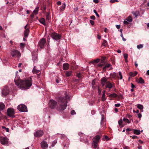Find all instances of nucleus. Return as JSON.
Masks as SVG:
<instances>
[{"label":"nucleus","mask_w":149,"mask_h":149,"mask_svg":"<svg viewBox=\"0 0 149 149\" xmlns=\"http://www.w3.org/2000/svg\"><path fill=\"white\" fill-rule=\"evenodd\" d=\"M101 84L103 86L105 84H106V87L109 88H111L113 87L112 84L110 82L107 81V79L105 78H102L101 80Z\"/></svg>","instance_id":"7ed1b4c3"},{"label":"nucleus","mask_w":149,"mask_h":149,"mask_svg":"<svg viewBox=\"0 0 149 149\" xmlns=\"http://www.w3.org/2000/svg\"><path fill=\"white\" fill-rule=\"evenodd\" d=\"M133 133L136 135H139L140 134L141 132H142L143 131H133Z\"/></svg>","instance_id":"c756f323"},{"label":"nucleus","mask_w":149,"mask_h":149,"mask_svg":"<svg viewBox=\"0 0 149 149\" xmlns=\"http://www.w3.org/2000/svg\"><path fill=\"white\" fill-rule=\"evenodd\" d=\"M72 71H66L65 72V75L67 77H69L72 74Z\"/></svg>","instance_id":"bb28decb"},{"label":"nucleus","mask_w":149,"mask_h":149,"mask_svg":"<svg viewBox=\"0 0 149 149\" xmlns=\"http://www.w3.org/2000/svg\"><path fill=\"white\" fill-rule=\"evenodd\" d=\"M57 142L56 141H54L52 143V146H54L56 143Z\"/></svg>","instance_id":"79ce46f5"},{"label":"nucleus","mask_w":149,"mask_h":149,"mask_svg":"<svg viewBox=\"0 0 149 149\" xmlns=\"http://www.w3.org/2000/svg\"><path fill=\"white\" fill-rule=\"evenodd\" d=\"M9 91L7 88H5L2 91V94L3 96H5L8 94Z\"/></svg>","instance_id":"f8f14e48"},{"label":"nucleus","mask_w":149,"mask_h":149,"mask_svg":"<svg viewBox=\"0 0 149 149\" xmlns=\"http://www.w3.org/2000/svg\"><path fill=\"white\" fill-rule=\"evenodd\" d=\"M69 98L68 95H66L65 97H60L58 101V104L55 100H50L49 101V105L52 109L55 108L59 111L61 112L66 109L67 107V100Z\"/></svg>","instance_id":"f257e3e1"},{"label":"nucleus","mask_w":149,"mask_h":149,"mask_svg":"<svg viewBox=\"0 0 149 149\" xmlns=\"http://www.w3.org/2000/svg\"><path fill=\"white\" fill-rule=\"evenodd\" d=\"M101 90L99 88H98V93L99 95H100L101 93Z\"/></svg>","instance_id":"13d9d810"},{"label":"nucleus","mask_w":149,"mask_h":149,"mask_svg":"<svg viewBox=\"0 0 149 149\" xmlns=\"http://www.w3.org/2000/svg\"><path fill=\"white\" fill-rule=\"evenodd\" d=\"M90 22L91 24L93 25L94 24V21L93 20H90Z\"/></svg>","instance_id":"3c124183"},{"label":"nucleus","mask_w":149,"mask_h":149,"mask_svg":"<svg viewBox=\"0 0 149 149\" xmlns=\"http://www.w3.org/2000/svg\"><path fill=\"white\" fill-rule=\"evenodd\" d=\"M117 95L115 93L111 94L109 95V96L110 97H117Z\"/></svg>","instance_id":"c85d7f7f"},{"label":"nucleus","mask_w":149,"mask_h":149,"mask_svg":"<svg viewBox=\"0 0 149 149\" xmlns=\"http://www.w3.org/2000/svg\"><path fill=\"white\" fill-rule=\"evenodd\" d=\"M100 61V59L97 58L95 60H94L92 62L93 63H97L99 62Z\"/></svg>","instance_id":"2f4dec72"},{"label":"nucleus","mask_w":149,"mask_h":149,"mask_svg":"<svg viewBox=\"0 0 149 149\" xmlns=\"http://www.w3.org/2000/svg\"><path fill=\"white\" fill-rule=\"evenodd\" d=\"M106 99V98L105 97V94L103 93L102 96V100L103 101H105Z\"/></svg>","instance_id":"72a5a7b5"},{"label":"nucleus","mask_w":149,"mask_h":149,"mask_svg":"<svg viewBox=\"0 0 149 149\" xmlns=\"http://www.w3.org/2000/svg\"><path fill=\"white\" fill-rule=\"evenodd\" d=\"M131 87L132 88L135 87V86L134 85H133L132 83H131Z\"/></svg>","instance_id":"680f3d73"},{"label":"nucleus","mask_w":149,"mask_h":149,"mask_svg":"<svg viewBox=\"0 0 149 149\" xmlns=\"http://www.w3.org/2000/svg\"><path fill=\"white\" fill-rule=\"evenodd\" d=\"M137 107L139 109L142 110H141V111H143V105L140 104H138L137 105Z\"/></svg>","instance_id":"5701e85b"},{"label":"nucleus","mask_w":149,"mask_h":149,"mask_svg":"<svg viewBox=\"0 0 149 149\" xmlns=\"http://www.w3.org/2000/svg\"><path fill=\"white\" fill-rule=\"evenodd\" d=\"M57 4L58 5H60L61 4V3L60 1H58L57 2Z\"/></svg>","instance_id":"e2e57ef3"},{"label":"nucleus","mask_w":149,"mask_h":149,"mask_svg":"<svg viewBox=\"0 0 149 149\" xmlns=\"http://www.w3.org/2000/svg\"><path fill=\"white\" fill-rule=\"evenodd\" d=\"M1 127H2V129L6 130H8V128H6L4 126H2Z\"/></svg>","instance_id":"6e6d98bb"},{"label":"nucleus","mask_w":149,"mask_h":149,"mask_svg":"<svg viewBox=\"0 0 149 149\" xmlns=\"http://www.w3.org/2000/svg\"><path fill=\"white\" fill-rule=\"evenodd\" d=\"M97 38L99 39H100L101 38V36H100L99 35V34L97 35Z\"/></svg>","instance_id":"052dcab7"},{"label":"nucleus","mask_w":149,"mask_h":149,"mask_svg":"<svg viewBox=\"0 0 149 149\" xmlns=\"http://www.w3.org/2000/svg\"><path fill=\"white\" fill-rule=\"evenodd\" d=\"M7 114L10 117L14 118L15 117L14 110L13 108H8L7 110Z\"/></svg>","instance_id":"39448f33"},{"label":"nucleus","mask_w":149,"mask_h":149,"mask_svg":"<svg viewBox=\"0 0 149 149\" xmlns=\"http://www.w3.org/2000/svg\"><path fill=\"white\" fill-rule=\"evenodd\" d=\"M17 107L18 109L21 112H26L27 111V108L24 104H21L19 105Z\"/></svg>","instance_id":"20e7f679"},{"label":"nucleus","mask_w":149,"mask_h":149,"mask_svg":"<svg viewBox=\"0 0 149 149\" xmlns=\"http://www.w3.org/2000/svg\"><path fill=\"white\" fill-rule=\"evenodd\" d=\"M119 75L120 76V79H122V75L121 74V73L120 72H119Z\"/></svg>","instance_id":"58836bf2"},{"label":"nucleus","mask_w":149,"mask_h":149,"mask_svg":"<svg viewBox=\"0 0 149 149\" xmlns=\"http://www.w3.org/2000/svg\"><path fill=\"white\" fill-rule=\"evenodd\" d=\"M146 74L148 75H149V70H148L147 71V73H146Z\"/></svg>","instance_id":"774afa93"},{"label":"nucleus","mask_w":149,"mask_h":149,"mask_svg":"<svg viewBox=\"0 0 149 149\" xmlns=\"http://www.w3.org/2000/svg\"><path fill=\"white\" fill-rule=\"evenodd\" d=\"M40 22L43 25H45V20L44 18H42L40 20Z\"/></svg>","instance_id":"a878e982"},{"label":"nucleus","mask_w":149,"mask_h":149,"mask_svg":"<svg viewBox=\"0 0 149 149\" xmlns=\"http://www.w3.org/2000/svg\"><path fill=\"white\" fill-rule=\"evenodd\" d=\"M40 145L41 147L43 149H45L48 147V145L47 144V143L45 141H42L40 143Z\"/></svg>","instance_id":"ddd939ff"},{"label":"nucleus","mask_w":149,"mask_h":149,"mask_svg":"<svg viewBox=\"0 0 149 149\" xmlns=\"http://www.w3.org/2000/svg\"><path fill=\"white\" fill-rule=\"evenodd\" d=\"M123 56H124V57L125 59H127V58H128V54H126V53L124 54H123Z\"/></svg>","instance_id":"e433bc0d"},{"label":"nucleus","mask_w":149,"mask_h":149,"mask_svg":"<svg viewBox=\"0 0 149 149\" xmlns=\"http://www.w3.org/2000/svg\"><path fill=\"white\" fill-rule=\"evenodd\" d=\"M118 123L120 127L121 128L123 127L124 125H125L122 119H120L118 120Z\"/></svg>","instance_id":"2eb2a0df"},{"label":"nucleus","mask_w":149,"mask_h":149,"mask_svg":"<svg viewBox=\"0 0 149 149\" xmlns=\"http://www.w3.org/2000/svg\"><path fill=\"white\" fill-rule=\"evenodd\" d=\"M39 9V7H36L35 10L33 11L32 15H36L38 14V10Z\"/></svg>","instance_id":"412c9836"},{"label":"nucleus","mask_w":149,"mask_h":149,"mask_svg":"<svg viewBox=\"0 0 149 149\" xmlns=\"http://www.w3.org/2000/svg\"><path fill=\"white\" fill-rule=\"evenodd\" d=\"M102 135L100 134V135H97L94 136L93 139V142H96L98 143L99 141V140L100 139Z\"/></svg>","instance_id":"9d476101"},{"label":"nucleus","mask_w":149,"mask_h":149,"mask_svg":"<svg viewBox=\"0 0 149 149\" xmlns=\"http://www.w3.org/2000/svg\"><path fill=\"white\" fill-rule=\"evenodd\" d=\"M128 22H128L125 19V20L123 22V23L125 25H127L129 24Z\"/></svg>","instance_id":"ea45409f"},{"label":"nucleus","mask_w":149,"mask_h":149,"mask_svg":"<svg viewBox=\"0 0 149 149\" xmlns=\"http://www.w3.org/2000/svg\"><path fill=\"white\" fill-rule=\"evenodd\" d=\"M120 36L122 38H123V40L124 41H126V39H125V38H123V34L122 33L120 35Z\"/></svg>","instance_id":"8fccbe9b"},{"label":"nucleus","mask_w":149,"mask_h":149,"mask_svg":"<svg viewBox=\"0 0 149 149\" xmlns=\"http://www.w3.org/2000/svg\"><path fill=\"white\" fill-rule=\"evenodd\" d=\"M139 143H141V144H142L143 143V141L141 140H139Z\"/></svg>","instance_id":"69168bd1"},{"label":"nucleus","mask_w":149,"mask_h":149,"mask_svg":"<svg viewBox=\"0 0 149 149\" xmlns=\"http://www.w3.org/2000/svg\"><path fill=\"white\" fill-rule=\"evenodd\" d=\"M90 18L91 19L93 20H95V17L94 15L91 16L90 17Z\"/></svg>","instance_id":"de8ad7c7"},{"label":"nucleus","mask_w":149,"mask_h":149,"mask_svg":"<svg viewBox=\"0 0 149 149\" xmlns=\"http://www.w3.org/2000/svg\"><path fill=\"white\" fill-rule=\"evenodd\" d=\"M110 139L107 135L104 136V138H103V140L104 141L106 140L107 141L110 140Z\"/></svg>","instance_id":"cd10ccee"},{"label":"nucleus","mask_w":149,"mask_h":149,"mask_svg":"<svg viewBox=\"0 0 149 149\" xmlns=\"http://www.w3.org/2000/svg\"><path fill=\"white\" fill-rule=\"evenodd\" d=\"M46 18L47 19L49 20L50 17L49 16V13H47L46 15Z\"/></svg>","instance_id":"4c0bfd02"},{"label":"nucleus","mask_w":149,"mask_h":149,"mask_svg":"<svg viewBox=\"0 0 149 149\" xmlns=\"http://www.w3.org/2000/svg\"><path fill=\"white\" fill-rule=\"evenodd\" d=\"M43 133V131H36L34 134V135L36 137H39L42 136Z\"/></svg>","instance_id":"1a4fd4ad"},{"label":"nucleus","mask_w":149,"mask_h":149,"mask_svg":"<svg viewBox=\"0 0 149 149\" xmlns=\"http://www.w3.org/2000/svg\"><path fill=\"white\" fill-rule=\"evenodd\" d=\"M93 1L94 2L96 3H97L99 2L98 0H93Z\"/></svg>","instance_id":"bf43d9fd"},{"label":"nucleus","mask_w":149,"mask_h":149,"mask_svg":"<svg viewBox=\"0 0 149 149\" xmlns=\"http://www.w3.org/2000/svg\"><path fill=\"white\" fill-rule=\"evenodd\" d=\"M51 36L53 39L58 40H59L61 37V36L55 32L52 33Z\"/></svg>","instance_id":"423d86ee"},{"label":"nucleus","mask_w":149,"mask_h":149,"mask_svg":"<svg viewBox=\"0 0 149 149\" xmlns=\"http://www.w3.org/2000/svg\"><path fill=\"white\" fill-rule=\"evenodd\" d=\"M46 43V40L45 38H42L39 41L38 45L41 48H43Z\"/></svg>","instance_id":"6e6552de"},{"label":"nucleus","mask_w":149,"mask_h":149,"mask_svg":"<svg viewBox=\"0 0 149 149\" xmlns=\"http://www.w3.org/2000/svg\"><path fill=\"white\" fill-rule=\"evenodd\" d=\"M115 1H116L117 2H118V0H110V2L111 3H113L115 2Z\"/></svg>","instance_id":"49530a36"},{"label":"nucleus","mask_w":149,"mask_h":149,"mask_svg":"<svg viewBox=\"0 0 149 149\" xmlns=\"http://www.w3.org/2000/svg\"><path fill=\"white\" fill-rule=\"evenodd\" d=\"M132 13L135 16V17H137L139 14V13L137 11L132 12Z\"/></svg>","instance_id":"aec40b11"},{"label":"nucleus","mask_w":149,"mask_h":149,"mask_svg":"<svg viewBox=\"0 0 149 149\" xmlns=\"http://www.w3.org/2000/svg\"><path fill=\"white\" fill-rule=\"evenodd\" d=\"M126 20H127L129 22H131L132 21V19L131 16H130L127 17L126 19Z\"/></svg>","instance_id":"b1692460"},{"label":"nucleus","mask_w":149,"mask_h":149,"mask_svg":"<svg viewBox=\"0 0 149 149\" xmlns=\"http://www.w3.org/2000/svg\"><path fill=\"white\" fill-rule=\"evenodd\" d=\"M107 42L106 40H104V42L102 43V46H104V47H105L106 46V44H107Z\"/></svg>","instance_id":"f704fd0d"},{"label":"nucleus","mask_w":149,"mask_h":149,"mask_svg":"<svg viewBox=\"0 0 149 149\" xmlns=\"http://www.w3.org/2000/svg\"><path fill=\"white\" fill-rule=\"evenodd\" d=\"M37 59V58L36 57H33V60L34 62H35L36 61Z\"/></svg>","instance_id":"c03bdc74"},{"label":"nucleus","mask_w":149,"mask_h":149,"mask_svg":"<svg viewBox=\"0 0 149 149\" xmlns=\"http://www.w3.org/2000/svg\"><path fill=\"white\" fill-rule=\"evenodd\" d=\"M130 148L128 146H125L124 147V149H129Z\"/></svg>","instance_id":"338daca9"},{"label":"nucleus","mask_w":149,"mask_h":149,"mask_svg":"<svg viewBox=\"0 0 149 149\" xmlns=\"http://www.w3.org/2000/svg\"><path fill=\"white\" fill-rule=\"evenodd\" d=\"M137 74V72L136 71L134 72H130L129 73V74L131 77H134Z\"/></svg>","instance_id":"6ab92c4d"},{"label":"nucleus","mask_w":149,"mask_h":149,"mask_svg":"<svg viewBox=\"0 0 149 149\" xmlns=\"http://www.w3.org/2000/svg\"><path fill=\"white\" fill-rule=\"evenodd\" d=\"M138 117L139 118H140L141 117V113H139L137 114Z\"/></svg>","instance_id":"4d7b16f0"},{"label":"nucleus","mask_w":149,"mask_h":149,"mask_svg":"<svg viewBox=\"0 0 149 149\" xmlns=\"http://www.w3.org/2000/svg\"><path fill=\"white\" fill-rule=\"evenodd\" d=\"M111 66V65L110 64H106L105 66L103 68V69H106L107 68H109Z\"/></svg>","instance_id":"473e14b6"},{"label":"nucleus","mask_w":149,"mask_h":149,"mask_svg":"<svg viewBox=\"0 0 149 149\" xmlns=\"http://www.w3.org/2000/svg\"><path fill=\"white\" fill-rule=\"evenodd\" d=\"M94 12L95 13L96 15L98 17H99V15L97 13V12L96 11V10H93Z\"/></svg>","instance_id":"a19ab883"},{"label":"nucleus","mask_w":149,"mask_h":149,"mask_svg":"<svg viewBox=\"0 0 149 149\" xmlns=\"http://www.w3.org/2000/svg\"><path fill=\"white\" fill-rule=\"evenodd\" d=\"M116 73L115 72L111 74L112 77L113 78L115 77L116 76Z\"/></svg>","instance_id":"37998d69"},{"label":"nucleus","mask_w":149,"mask_h":149,"mask_svg":"<svg viewBox=\"0 0 149 149\" xmlns=\"http://www.w3.org/2000/svg\"><path fill=\"white\" fill-rule=\"evenodd\" d=\"M4 108V104L3 103L0 102V110H3Z\"/></svg>","instance_id":"4be33fe9"},{"label":"nucleus","mask_w":149,"mask_h":149,"mask_svg":"<svg viewBox=\"0 0 149 149\" xmlns=\"http://www.w3.org/2000/svg\"><path fill=\"white\" fill-rule=\"evenodd\" d=\"M24 45H25V44L24 43H21L20 44V46L22 48H23L24 47Z\"/></svg>","instance_id":"603ef678"},{"label":"nucleus","mask_w":149,"mask_h":149,"mask_svg":"<svg viewBox=\"0 0 149 149\" xmlns=\"http://www.w3.org/2000/svg\"><path fill=\"white\" fill-rule=\"evenodd\" d=\"M14 81L15 84L22 90L29 89L32 85V79L30 77L23 81L19 79H17L15 78Z\"/></svg>","instance_id":"f03ea898"},{"label":"nucleus","mask_w":149,"mask_h":149,"mask_svg":"<svg viewBox=\"0 0 149 149\" xmlns=\"http://www.w3.org/2000/svg\"><path fill=\"white\" fill-rule=\"evenodd\" d=\"M11 55L13 57L15 56L19 57L21 56V54L20 52L17 50H14L12 51L10 53Z\"/></svg>","instance_id":"0eeeda50"},{"label":"nucleus","mask_w":149,"mask_h":149,"mask_svg":"<svg viewBox=\"0 0 149 149\" xmlns=\"http://www.w3.org/2000/svg\"><path fill=\"white\" fill-rule=\"evenodd\" d=\"M116 27L118 29H119L120 28V25H116Z\"/></svg>","instance_id":"0e129e2a"},{"label":"nucleus","mask_w":149,"mask_h":149,"mask_svg":"<svg viewBox=\"0 0 149 149\" xmlns=\"http://www.w3.org/2000/svg\"><path fill=\"white\" fill-rule=\"evenodd\" d=\"M71 113L72 115H74L76 113L75 111L74 110H72L71 111Z\"/></svg>","instance_id":"864d4df0"},{"label":"nucleus","mask_w":149,"mask_h":149,"mask_svg":"<svg viewBox=\"0 0 149 149\" xmlns=\"http://www.w3.org/2000/svg\"><path fill=\"white\" fill-rule=\"evenodd\" d=\"M120 106V104L119 103L115 104V106L116 107H119Z\"/></svg>","instance_id":"09e8293b"},{"label":"nucleus","mask_w":149,"mask_h":149,"mask_svg":"<svg viewBox=\"0 0 149 149\" xmlns=\"http://www.w3.org/2000/svg\"><path fill=\"white\" fill-rule=\"evenodd\" d=\"M32 71L33 73H38L40 72L39 70H37L35 69V67H34Z\"/></svg>","instance_id":"7c9ffc66"},{"label":"nucleus","mask_w":149,"mask_h":149,"mask_svg":"<svg viewBox=\"0 0 149 149\" xmlns=\"http://www.w3.org/2000/svg\"><path fill=\"white\" fill-rule=\"evenodd\" d=\"M143 47V45L141 44H140L137 45V47L138 49H140L142 48Z\"/></svg>","instance_id":"c9c22d12"},{"label":"nucleus","mask_w":149,"mask_h":149,"mask_svg":"<svg viewBox=\"0 0 149 149\" xmlns=\"http://www.w3.org/2000/svg\"><path fill=\"white\" fill-rule=\"evenodd\" d=\"M69 67V65L68 63H64L63 65V69L64 70H68Z\"/></svg>","instance_id":"dca6fc26"},{"label":"nucleus","mask_w":149,"mask_h":149,"mask_svg":"<svg viewBox=\"0 0 149 149\" xmlns=\"http://www.w3.org/2000/svg\"><path fill=\"white\" fill-rule=\"evenodd\" d=\"M98 143L96 142H93V143H92V145L94 148L95 149L97 148Z\"/></svg>","instance_id":"393cba45"},{"label":"nucleus","mask_w":149,"mask_h":149,"mask_svg":"<svg viewBox=\"0 0 149 149\" xmlns=\"http://www.w3.org/2000/svg\"><path fill=\"white\" fill-rule=\"evenodd\" d=\"M29 33V30L28 29H26L24 31V36L25 38H27Z\"/></svg>","instance_id":"f3484780"},{"label":"nucleus","mask_w":149,"mask_h":149,"mask_svg":"<svg viewBox=\"0 0 149 149\" xmlns=\"http://www.w3.org/2000/svg\"><path fill=\"white\" fill-rule=\"evenodd\" d=\"M123 122L126 123H130L131 122V119L130 120L125 118L123 119Z\"/></svg>","instance_id":"a211bd4d"},{"label":"nucleus","mask_w":149,"mask_h":149,"mask_svg":"<svg viewBox=\"0 0 149 149\" xmlns=\"http://www.w3.org/2000/svg\"><path fill=\"white\" fill-rule=\"evenodd\" d=\"M130 137H132V136H131ZM132 138L133 139H135L136 138H138L137 136H135V135L133 136H132Z\"/></svg>","instance_id":"5fc2aeb1"},{"label":"nucleus","mask_w":149,"mask_h":149,"mask_svg":"<svg viewBox=\"0 0 149 149\" xmlns=\"http://www.w3.org/2000/svg\"><path fill=\"white\" fill-rule=\"evenodd\" d=\"M136 81L139 83L143 84L144 83V81L142 78L140 77L139 79L137 78L136 79Z\"/></svg>","instance_id":"4468645a"},{"label":"nucleus","mask_w":149,"mask_h":149,"mask_svg":"<svg viewBox=\"0 0 149 149\" xmlns=\"http://www.w3.org/2000/svg\"><path fill=\"white\" fill-rule=\"evenodd\" d=\"M76 75L78 78H80L81 77V74L80 73H77Z\"/></svg>","instance_id":"a18cd8bd"},{"label":"nucleus","mask_w":149,"mask_h":149,"mask_svg":"<svg viewBox=\"0 0 149 149\" xmlns=\"http://www.w3.org/2000/svg\"><path fill=\"white\" fill-rule=\"evenodd\" d=\"M0 141L1 144L3 145H6L8 143L7 139L4 137H1V138Z\"/></svg>","instance_id":"9b49d317"}]
</instances>
